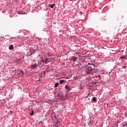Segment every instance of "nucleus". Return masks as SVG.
<instances>
[{
	"label": "nucleus",
	"instance_id": "f257e3e1",
	"mask_svg": "<svg viewBox=\"0 0 127 127\" xmlns=\"http://www.w3.org/2000/svg\"><path fill=\"white\" fill-rule=\"evenodd\" d=\"M92 71H94L93 68L89 67L87 68V70L86 71V74L89 75V74H92Z\"/></svg>",
	"mask_w": 127,
	"mask_h": 127
},
{
	"label": "nucleus",
	"instance_id": "f03ea898",
	"mask_svg": "<svg viewBox=\"0 0 127 127\" xmlns=\"http://www.w3.org/2000/svg\"><path fill=\"white\" fill-rule=\"evenodd\" d=\"M37 64H33L31 66V69H34L35 68H37Z\"/></svg>",
	"mask_w": 127,
	"mask_h": 127
},
{
	"label": "nucleus",
	"instance_id": "7ed1b4c3",
	"mask_svg": "<svg viewBox=\"0 0 127 127\" xmlns=\"http://www.w3.org/2000/svg\"><path fill=\"white\" fill-rule=\"evenodd\" d=\"M121 59H126V60H127V56L125 55V56H122L120 57Z\"/></svg>",
	"mask_w": 127,
	"mask_h": 127
},
{
	"label": "nucleus",
	"instance_id": "20e7f679",
	"mask_svg": "<svg viewBox=\"0 0 127 127\" xmlns=\"http://www.w3.org/2000/svg\"><path fill=\"white\" fill-rule=\"evenodd\" d=\"M13 46H12V45H10L9 47V49H10V50H13Z\"/></svg>",
	"mask_w": 127,
	"mask_h": 127
},
{
	"label": "nucleus",
	"instance_id": "39448f33",
	"mask_svg": "<svg viewBox=\"0 0 127 127\" xmlns=\"http://www.w3.org/2000/svg\"><path fill=\"white\" fill-rule=\"evenodd\" d=\"M65 89H66V90H68V91H70V86H69L65 85Z\"/></svg>",
	"mask_w": 127,
	"mask_h": 127
},
{
	"label": "nucleus",
	"instance_id": "423d86ee",
	"mask_svg": "<svg viewBox=\"0 0 127 127\" xmlns=\"http://www.w3.org/2000/svg\"><path fill=\"white\" fill-rule=\"evenodd\" d=\"M58 97L59 98H60V99H61V100H63V97H64V96L59 95Z\"/></svg>",
	"mask_w": 127,
	"mask_h": 127
},
{
	"label": "nucleus",
	"instance_id": "0eeeda50",
	"mask_svg": "<svg viewBox=\"0 0 127 127\" xmlns=\"http://www.w3.org/2000/svg\"><path fill=\"white\" fill-rule=\"evenodd\" d=\"M58 86H59V83H58V82H57L55 83L54 88H57V87H58Z\"/></svg>",
	"mask_w": 127,
	"mask_h": 127
},
{
	"label": "nucleus",
	"instance_id": "6e6552de",
	"mask_svg": "<svg viewBox=\"0 0 127 127\" xmlns=\"http://www.w3.org/2000/svg\"><path fill=\"white\" fill-rule=\"evenodd\" d=\"M76 60H77V57H73V58H72V61H74V62H75Z\"/></svg>",
	"mask_w": 127,
	"mask_h": 127
},
{
	"label": "nucleus",
	"instance_id": "1a4fd4ad",
	"mask_svg": "<svg viewBox=\"0 0 127 127\" xmlns=\"http://www.w3.org/2000/svg\"><path fill=\"white\" fill-rule=\"evenodd\" d=\"M92 101H93V102H96V101H97V98L93 97L92 99Z\"/></svg>",
	"mask_w": 127,
	"mask_h": 127
},
{
	"label": "nucleus",
	"instance_id": "9d476101",
	"mask_svg": "<svg viewBox=\"0 0 127 127\" xmlns=\"http://www.w3.org/2000/svg\"><path fill=\"white\" fill-rule=\"evenodd\" d=\"M34 113V111H33V110H32V111H31V113H30V116H33Z\"/></svg>",
	"mask_w": 127,
	"mask_h": 127
},
{
	"label": "nucleus",
	"instance_id": "9b49d317",
	"mask_svg": "<svg viewBox=\"0 0 127 127\" xmlns=\"http://www.w3.org/2000/svg\"><path fill=\"white\" fill-rule=\"evenodd\" d=\"M48 62V58H46L45 61V63L46 64Z\"/></svg>",
	"mask_w": 127,
	"mask_h": 127
},
{
	"label": "nucleus",
	"instance_id": "f8f14e48",
	"mask_svg": "<svg viewBox=\"0 0 127 127\" xmlns=\"http://www.w3.org/2000/svg\"><path fill=\"white\" fill-rule=\"evenodd\" d=\"M64 82H65V80H60V84H63V83H64Z\"/></svg>",
	"mask_w": 127,
	"mask_h": 127
},
{
	"label": "nucleus",
	"instance_id": "ddd939ff",
	"mask_svg": "<svg viewBox=\"0 0 127 127\" xmlns=\"http://www.w3.org/2000/svg\"><path fill=\"white\" fill-rule=\"evenodd\" d=\"M54 5H55V4H54L53 5H51V8H53V7H54Z\"/></svg>",
	"mask_w": 127,
	"mask_h": 127
},
{
	"label": "nucleus",
	"instance_id": "4468645a",
	"mask_svg": "<svg viewBox=\"0 0 127 127\" xmlns=\"http://www.w3.org/2000/svg\"><path fill=\"white\" fill-rule=\"evenodd\" d=\"M20 74L21 75H23V71H20Z\"/></svg>",
	"mask_w": 127,
	"mask_h": 127
},
{
	"label": "nucleus",
	"instance_id": "2eb2a0df",
	"mask_svg": "<svg viewBox=\"0 0 127 127\" xmlns=\"http://www.w3.org/2000/svg\"><path fill=\"white\" fill-rule=\"evenodd\" d=\"M122 68H124V69H126V68H127V66H123Z\"/></svg>",
	"mask_w": 127,
	"mask_h": 127
},
{
	"label": "nucleus",
	"instance_id": "dca6fc26",
	"mask_svg": "<svg viewBox=\"0 0 127 127\" xmlns=\"http://www.w3.org/2000/svg\"><path fill=\"white\" fill-rule=\"evenodd\" d=\"M42 62H43V63H45V61H44V60H43Z\"/></svg>",
	"mask_w": 127,
	"mask_h": 127
},
{
	"label": "nucleus",
	"instance_id": "f3484780",
	"mask_svg": "<svg viewBox=\"0 0 127 127\" xmlns=\"http://www.w3.org/2000/svg\"><path fill=\"white\" fill-rule=\"evenodd\" d=\"M33 51H34V50H31V53H32V52H33Z\"/></svg>",
	"mask_w": 127,
	"mask_h": 127
},
{
	"label": "nucleus",
	"instance_id": "a211bd4d",
	"mask_svg": "<svg viewBox=\"0 0 127 127\" xmlns=\"http://www.w3.org/2000/svg\"><path fill=\"white\" fill-rule=\"evenodd\" d=\"M49 6H50V4H49Z\"/></svg>",
	"mask_w": 127,
	"mask_h": 127
},
{
	"label": "nucleus",
	"instance_id": "6ab92c4d",
	"mask_svg": "<svg viewBox=\"0 0 127 127\" xmlns=\"http://www.w3.org/2000/svg\"><path fill=\"white\" fill-rule=\"evenodd\" d=\"M11 112V113H12V112H11V111H10Z\"/></svg>",
	"mask_w": 127,
	"mask_h": 127
},
{
	"label": "nucleus",
	"instance_id": "aec40b11",
	"mask_svg": "<svg viewBox=\"0 0 127 127\" xmlns=\"http://www.w3.org/2000/svg\"><path fill=\"white\" fill-rule=\"evenodd\" d=\"M11 112V113H12V112H11V111H10Z\"/></svg>",
	"mask_w": 127,
	"mask_h": 127
},
{
	"label": "nucleus",
	"instance_id": "412c9836",
	"mask_svg": "<svg viewBox=\"0 0 127 127\" xmlns=\"http://www.w3.org/2000/svg\"><path fill=\"white\" fill-rule=\"evenodd\" d=\"M11 112V113H12V112H11V111H10Z\"/></svg>",
	"mask_w": 127,
	"mask_h": 127
}]
</instances>
